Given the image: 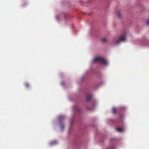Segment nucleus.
Wrapping results in <instances>:
<instances>
[{
    "label": "nucleus",
    "instance_id": "11",
    "mask_svg": "<svg viewBox=\"0 0 149 149\" xmlns=\"http://www.w3.org/2000/svg\"><path fill=\"white\" fill-rule=\"evenodd\" d=\"M116 109L115 108H113L112 109V112L113 113H114L116 112Z\"/></svg>",
    "mask_w": 149,
    "mask_h": 149
},
{
    "label": "nucleus",
    "instance_id": "2",
    "mask_svg": "<svg viewBox=\"0 0 149 149\" xmlns=\"http://www.w3.org/2000/svg\"><path fill=\"white\" fill-rule=\"evenodd\" d=\"M126 40V34H124L120 36L119 38L116 41L115 43L116 45H118L121 42L125 41Z\"/></svg>",
    "mask_w": 149,
    "mask_h": 149
},
{
    "label": "nucleus",
    "instance_id": "1",
    "mask_svg": "<svg viewBox=\"0 0 149 149\" xmlns=\"http://www.w3.org/2000/svg\"><path fill=\"white\" fill-rule=\"evenodd\" d=\"M93 63H99L103 64L104 65L108 64V62L104 58L101 57H97L94 58L92 61Z\"/></svg>",
    "mask_w": 149,
    "mask_h": 149
},
{
    "label": "nucleus",
    "instance_id": "12",
    "mask_svg": "<svg viewBox=\"0 0 149 149\" xmlns=\"http://www.w3.org/2000/svg\"><path fill=\"white\" fill-rule=\"evenodd\" d=\"M147 24L148 25H149V19L147 20Z\"/></svg>",
    "mask_w": 149,
    "mask_h": 149
},
{
    "label": "nucleus",
    "instance_id": "3",
    "mask_svg": "<svg viewBox=\"0 0 149 149\" xmlns=\"http://www.w3.org/2000/svg\"><path fill=\"white\" fill-rule=\"evenodd\" d=\"M92 97V95L91 93L88 94L86 97V98L87 101H89L90 100L91 97Z\"/></svg>",
    "mask_w": 149,
    "mask_h": 149
},
{
    "label": "nucleus",
    "instance_id": "10",
    "mask_svg": "<svg viewBox=\"0 0 149 149\" xmlns=\"http://www.w3.org/2000/svg\"><path fill=\"white\" fill-rule=\"evenodd\" d=\"M60 127L61 129V130L62 131H63L64 129V125L63 124H61L60 125Z\"/></svg>",
    "mask_w": 149,
    "mask_h": 149
},
{
    "label": "nucleus",
    "instance_id": "13",
    "mask_svg": "<svg viewBox=\"0 0 149 149\" xmlns=\"http://www.w3.org/2000/svg\"><path fill=\"white\" fill-rule=\"evenodd\" d=\"M26 85L27 87H29V85L27 83H26Z\"/></svg>",
    "mask_w": 149,
    "mask_h": 149
},
{
    "label": "nucleus",
    "instance_id": "7",
    "mask_svg": "<svg viewBox=\"0 0 149 149\" xmlns=\"http://www.w3.org/2000/svg\"><path fill=\"white\" fill-rule=\"evenodd\" d=\"M116 13L117 16L119 18H121V13L119 11H118L116 12Z\"/></svg>",
    "mask_w": 149,
    "mask_h": 149
},
{
    "label": "nucleus",
    "instance_id": "4",
    "mask_svg": "<svg viewBox=\"0 0 149 149\" xmlns=\"http://www.w3.org/2000/svg\"><path fill=\"white\" fill-rule=\"evenodd\" d=\"M65 118L64 116H59L58 118V120L59 121L61 122L62 120H63Z\"/></svg>",
    "mask_w": 149,
    "mask_h": 149
},
{
    "label": "nucleus",
    "instance_id": "14",
    "mask_svg": "<svg viewBox=\"0 0 149 149\" xmlns=\"http://www.w3.org/2000/svg\"><path fill=\"white\" fill-rule=\"evenodd\" d=\"M61 84L62 85H63L64 84V81H62L61 83Z\"/></svg>",
    "mask_w": 149,
    "mask_h": 149
},
{
    "label": "nucleus",
    "instance_id": "15",
    "mask_svg": "<svg viewBox=\"0 0 149 149\" xmlns=\"http://www.w3.org/2000/svg\"><path fill=\"white\" fill-rule=\"evenodd\" d=\"M56 19L57 20H59V18H58V16H56Z\"/></svg>",
    "mask_w": 149,
    "mask_h": 149
},
{
    "label": "nucleus",
    "instance_id": "9",
    "mask_svg": "<svg viewBox=\"0 0 149 149\" xmlns=\"http://www.w3.org/2000/svg\"><path fill=\"white\" fill-rule=\"evenodd\" d=\"M116 130L117 131L120 132H121L123 131V129L120 128H116Z\"/></svg>",
    "mask_w": 149,
    "mask_h": 149
},
{
    "label": "nucleus",
    "instance_id": "6",
    "mask_svg": "<svg viewBox=\"0 0 149 149\" xmlns=\"http://www.w3.org/2000/svg\"><path fill=\"white\" fill-rule=\"evenodd\" d=\"M73 109L74 110L77 111H79L80 110V109L77 105H75L74 106Z\"/></svg>",
    "mask_w": 149,
    "mask_h": 149
},
{
    "label": "nucleus",
    "instance_id": "8",
    "mask_svg": "<svg viewBox=\"0 0 149 149\" xmlns=\"http://www.w3.org/2000/svg\"><path fill=\"white\" fill-rule=\"evenodd\" d=\"M102 41L103 43H105L107 42V39L106 38H102Z\"/></svg>",
    "mask_w": 149,
    "mask_h": 149
},
{
    "label": "nucleus",
    "instance_id": "5",
    "mask_svg": "<svg viewBox=\"0 0 149 149\" xmlns=\"http://www.w3.org/2000/svg\"><path fill=\"white\" fill-rule=\"evenodd\" d=\"M57 143V142L56 141H53L50 143V145L51 146H52L56 145Z\"/></svg>",
    "mask_w": 149,
    "mask_h": 149
}]
</instances>
